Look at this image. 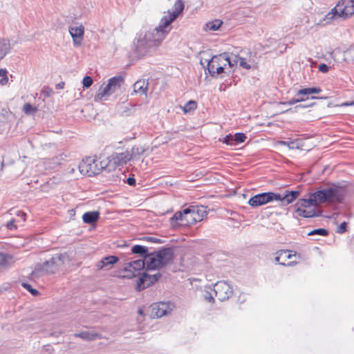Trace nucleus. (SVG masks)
Instances as JSON below:
<instances>
[{"instance_id":"1","label":"nucleus","mask_w":354,"mask_h":354,"mask_svg":"<svg viewBox=\"0 0 354 354\" xmlns=\"http://www.w3.org/2000/svg\"><path fill=\"white\" fill-rule=\"evenodd\" d=\"M185 8L183 1L177 0L168 15L162 17L159 25L153 29L137 35L133 41V53L138 58L151 55L156 51L171 30V23L183 12Z\"/></svg>"},{"instance_id":"2","label":"nucleus","mask_w":354,"mask_h":354,"mask_svg":"<svg viewBox=\"0 0 354 354\" xmlns=\"http://www.w3.org/2000/svg\"><path fill=\"white\" fill-rule=\"evenodd\" d=\"M66 261H68V256L66 254H56L43 263L35 265L31 275L33 278H38L46 274H54Z\"/></svg>"},{"instance_id":"3","label":"nucleus","mask_w":354,"mask_h":354,"mask_svg":"<svg viewBox=\"0 0 354 354\" xmlns=\"http://www.w3.org/2000/svg\"><path fill=\"white\" fill-rule=\"evenodd\" d=\"M312 194L317 205L325 203H340L343 199V194L341 193L340 187L335 184L317 190Z\"/></svg>"},{"instance_id":"4","label":"nucleus","mask_w":354,"mask_h":354,"mask_svg":"<svg viewBox=\"0 0 354 354\" xmlns=\"http://www.w3.org/2000/svg\"><path fill=\"white\" fill-rule=\"evenodd\" d=\"M79 170L82 174L92 176L99 174L103 170L111 171V168H109L106 160L99 161L92 157H87L80 163Z\"/></svg>"},{"instance_id":"5","label":"nucleus","mask_w":354,"mask_h":354,"mask_svg":"<svg viewBox=\"0 0 354 354\" xmlns=\"http://www.w3.org/2000/svg\"><path fill=\"white\" fill-rule=\"evenodd\" d=\"M354 15V0H342L324 18L326 24L335 17L346 19Z\"/></svg>"},{"instance_id":"6","label":"nucleus","mask_w":354,"mask_h":354,"mask_svg":"<svg viewBox=\"0 0 354 354\" xmlns=\"http://www.w3.org/2000/svg\"><path fill=\"white\" fill-rule=\"evenodd\" d=\"M277 199H281L279 193L272 192H263L251 197L248 204L252 207H257Z\"/></svg>"},{"instance_id":"7","label":"nucleus","mask_w":354,"mask_h":354,"mask_svg":"<svg viewBox=\"0 0 354 354\" xmlns=\"http://www.w3.org/2000/svg\"><path fill=\"white\" fill-rule=\"evenodd\" d=\"M214 291L216 297L221 301L229 299L233 294L232 287L227 282L224 281L216 282L214 285Z\"/></svg>"},{"instance_id":"8","label":"nucleus","mask_w":354,"mask_h":354,"mask_svg":"<svg viewBox=\"0 0 354 354\" xmlns=\"http://www.w3.org/2000/svg\"><path fill=\"white\" fill-rule=\"evenodd\" d=\"M155 252V257L158 258V262L161 265L162 268L165 267L167 265L171 264L174 258V249L171 247H163Z\"/></svg>"},{"instance_id":"9","label":"nucleus","mask_w":354,"mask_h":354,"mask_svg":"<svg viewBox=\"0 0 354 354\" xmlns=\"http://www.w3.org/2000/svg\"><path fill=\"white\" fill-rule=\"evenodd\" d=\"M145 268V259L132 261L127 263V266L123 268V271L126 273L122 276L123 278L131 279L136 277V272L142 270Z\"/></svg>"},{"instance_id":"10","label":"nucleus","mask_w":354,"mask_h":354,"mask_svg":"<svg viewBox=\"0 0 354 354\" xmlns=\"http://www.w3.org/2000/svg\"><path fill=\"white\" fill-rule=\"evenodd\" d=\"M129 150L122 153H114L108 158L107 165L111 170L115 169V167L122 166L130 161Z\"/></svg>"},{"instance_id":"11","label":"nucleus","mask_w":354,"mask_h":354,"mask_svg":"<svg viewBox=\"0 0 354 354\" xmlns=\"http://www.w3.org/2000/svg\"><path fill=\"white\" fill-rule=\"evenodd\" d=\"M161 274L156 273L155 274H149L146 272H143L141 276L138 278L137 282V289L140 291L144 290L150 286L153 285L155 282L158 281L160 278Z\"/></svg>"},{"instance_id":"12","label":"nucleus","mask_w":354,"mask_h":354,"mask_svg":"<svg viewBox=\"0 0 354 354\" xmlns=\"http://www.w3.org/2000/svg\"><path fill=\"white\" fill-rule=\"evenodd\" d=\"M151 317L153 318H160L168 315L172 310L169 302H158L151 306Z\"/></svg>"},{"instance_id":"13","label":"nucleus","mask_w":354,"mask_h":354,"mask_svg":"<svg viewBox=\"0 0 354 354\" xmlns=\"http://www.w3.org/2000/svg\"><path fill=\"white\" fill-rule=\"evenodd\" d=\"M227 59L228 53L226 52L213 56L210 60L207 61V71L214 70L219 66H227L226 60Z\"/></svg>"},{"instance_id":"14","label":"nucleus","mask_w":354,"mask_h":354,"mask_svg":"<svg viewBox=\"0 0 354 354\" xmlns=\"http://www.w3.org/2000/svg\"><path fill=\"white\" fill-rule=\"evenodd\" d=\"M69 32L73 38L75 45L79 46L83 40L84 28L82 25L71 26Z\"/></svg>"},{"instance_id":"15","label":"nucleus","mask_w":354,"mask_h":354,"mask_svg":"<svg viewBox=\"0 0 354 354\" xmlns=\"http://www.w3.org/2000/svg\"><path fill=\"white\" fill-rule=\"evenodd\" d=\"M119 261L118 257L113 255L106 256L96 263L98 270H108Z\"/></svg>"},{"instance_id":"16","label":"nucleus","mask_w":354,"mask_h":354,"mask_svg":"<svg viewBox=\"0 0 354 354\" xmlns=\"http://www.w3.org/2000/svg\"><path fill=\"white\" fill-rule=\"evenodd\" d=\"M147 270H156L162 268L158 258L155 257V252H149L145 259Z\"/></svg>"},{"instance_id":"17","label":"nucleus","mask_w":354,"mask_h":354,"mask_svg":"<svg viewBox=\"0 0 354 354\" xmlns=\"http://www.w3.org/2000/svg\"><path fill=\"white\" fill-rule=\"evenodd\" d=\"M300 195V192L297 190H286L284 192L283 195L280 194L281 199H277V201H279L281 202L283 205H288L292 203L295 200H296L299 196Z\"/></svg>"},{"instance_id":"18","label":"nucleus","mask_w":354,"mask_h":354,"mask_svg":"<svg viewBox=\"0 0 354 354\" xmlns=\"http://www.w3.org/2000/svg\"><path fill=\"white\" fill-rule=\"evenodd\" d=\"M112 81L110 79L108 81V84L104 87L100 88L98 93L95 95L94 99L96 102H101L102 100H106L108 97L112 95L111 85Z\"/></svg>"},{"instance_id":"19","label":"nucleus","mask_w":354,"mask_h":354,"mask_svg":"<svg viewBox=\"0 0 354 354\" xmlns=\"http://www.w3.org/2000/svg\"><path fill=\"white\" fill-rule=\"evenodd\" d=\"M149 82L145 80H139L136 81L133 85V91L131 93V95L134 93H139L140 95H147L148 90Z\"/></svg>"},{"instance_id":"20","label":"nucleus","mask_w":354,"mask_h":354,"mask_svg":"<svg viewBox=\"0 0 354 354\" xmlns=\"http://www.w3.org/2000/svg\"><path fill=\"white\" fill-rule=\"evenodd\" d=\"M184 219L185 222H183V225L185 226L192 225L200 221V217L198 216H195L192 214L191 206L184 209Z\"/></svg>"},{"instance_id":"21","label":"nucleus","mask_w":354,"mask_h":354,"mask_svg":"<svg viewBox=\"0 0 354 354\" xmlns=\"http://www.w3.org/2000/svg\"><path fill=\"white\" fill-rule=\"evenodd\" d=\"M183 222H185L184 219V209L176 212L169 219V223L172 227L185 226Z\"/></svg>"},{"instance_id":"22","label":"nucleus","mask_w":354,"mask_h":354,"mask_svg":"<svg viewBox=\"0 0 354 354\" xmlns=\"http://www.w3.org/2000/svg\"><path fill=\"white\" fill-rule=\"evenodd\" d=\"M100 219V212L97 211H91L85 212L82 216V220L84 223L94 224Z\"/></svg>"},{"instance_id":"23","label":"nucleus","mask_w":354,"mask_h":354,"mask_svg":"<svg viewBox=\"0 0 354 354\" xmlns=\"http://www.w3.org/2000/svg\"><path fill=\"white\" fill-rule=\"evenodd\" d=\"M292 252L290 250H279V254L281 255V263H280V265L287 267L293 266L297 263L296 261H290L286 263V261L288 259H290L293 256H295V254H292Z\"/></svg>"},{"instance_id":"24","label":"nucleus","mask_w":354,"mask_h":354,"mask_svg":"<svg viewBox=\"0 0 354 354\" xmlns=\"http://www.w3.org/2000/svg\"><path fill=\"white\" fill-rule=\"evenodd\" d=\"M296 212L298 216L304 217V218H313L315 216H319L322 214V211L318 210L317 212L315 209L306 210L300 207H298L296 209Z\"/></svg>"},{"instance_id":"25","label":"nucleus","mask_w":354,"mask_h":354,"mask_svg":"<svg viewBox=\"0 0 354 354\" xmlns=\"http://www.w3.org/2000/svg\"><path fill=\"white\" fill-rule=\"evenodd\" d=\"M146 151V149L142 146H134L130 151H129V155L131 160H139L140 156L144 154Z\"/></svg>"},{"instance_id":"26","label":"nucleus","mask_w":354,"mask_h":354,"mask_svg":"<svg viewBox=\"0 0 354 354\" xmlns=\"http://www.w3.org/2000/svg\"><path fill=\"white\" fill-rule=\"evenodd\" d=\"M10 50V43L6 38L0 39V60L3 59Z\"/></svg>"},{"instance_id":"27","label":"nucleus","mask_w":354,"mask_h":354,"mask_svg":"<svg viewBox=\"0 0 354 354\" xmlns=\"http://www.w3.org/2000/svg\"><path fill=\"white\" fill-rule=\"evenodd\" d=\"M74 335L86 341H92L100 338V335L98 333L88 331H82L75 333Z\"/></svg>"},{"instance_id":"28","label":"nucleus","mask_w":354,"mask_h":354,"mask_svg":"<svg viewBox=\"0 0 354 354\" xmlns=\"http://www.w3.org/2000/svg\"><path fill=\"white\" fill-rule=\"evenodd\" d=\"M322 92V89L319 87H309V88H304L299 90L297 92L296 95L301 97H308V95L311 94H317Z\"/></svg>"},{"instance_id":"29","label":"nucleus","mask_w":354,"mask_h":354,"mask_svg":"<svg viewBox=\"0 0 354 354\" xmlns=\"http://www.w3.org/2000/svg\"><path fill=\"white\" fill-rule=\"evenodd\" d=\"M296 205L300 207L301 208H306L313 205H317V204L315 203V201L314 200L313 194L311 193L309 194L308 198L299 199Z\"/></svg>"},{"instance_id":"30","label":"nucleus","mask_w":354,"mask_h":354,"mask_svg":"<svg viewBox=\"0 0 354 354\" xmlns=\"http://www.w3.org/2000/svg\"><path fill=\"white\" fill-rule=\"evenodd\" d=\"M131 252L133 254H139L143 259L149 255L148 248L141 245H135L131 248Z\"/></svg>"},{"instance_id":"31","label":"nucleus","mask_w":354,"mask_h":354,"mask_svg":"<svg viewBox=\"0 0 354 354\" xmlns=\"http://www.w3.org/2000/svg\"><path fill=\"white\" fill-rule=\"evenodd\" d=\"M112 81L111 91L112 94L120 89L122 84H124V78L122 76H114L110 78Z\"/></svg>"},{"instance_id":"32","label":"nucleus","mask_w":354,"mask_h":354,"mask_svg":"<svg viewBox=\"0 0 354 354\" xmlns=\"http://www.w3.org/2000/svg\"><path fill=\"white\" fill-rule=\"evenodd\" d=\"M226 66H219L214 70L208 71L209 74L212 77H217L218 75H222V77H225L224 75H229L231 73V70L228 71H225Z\"/></svg>"},{"instance_id":"33","label":"nucleus","mask_w":354,"mask_h":354,"mask_svg":"<svg viewBox=\"0 0 354 354\" xmlns=\"http://www.w3.org/2000/svg\"><path fill=\"white\" fill-rule=\"evenodd\" d=\"M192 209V214L194 216H198L200 217V221L207 216V212L205 207L203 206L191 205Z\"/></svg>"},{"instance_id":"34","label":"nucleus","mask_w":354,"mask_h":354,"mask_svg":"<svg viewBox=\"0 0 354 354\" xmlns=\"http://www.w3.org/2000/svg\"><path fill=\"white\" fill-rule=\"evenodd\" d=\"M12 261V257L8 254L0 252V268L8 266Z\"/></svg>"},{"instance_id":"35","label":"nucleus","mask_w":354,"mask_h":354,"mask_svg":"<svg viewBox=\"0 0 354 354\" xmlns=\"http://www.w3.org/2000/svg\"><path fill=\"white\" fill-rule=\"evenodd\" d=\"M223 24V21L220 19H214V21H209L206 24V27L209 30H217Z\"/></svg>"},{"instance_id":"36","label":"nucleus","mask_w":354,"mask_h":354,"mask_svg":"<svg viewBox=\"0 0 354 354\" xmlns=\"http://www.w3.org/2000/svg\"><path fill=\"white\" fill-rule=\"evenodd\" d=\"M197 108V103L194 100L188 101L183 106L184 113H189L194 111Z\"/></svg>"},{"instance_id":"37","label":"nucleus","mask_w":354,"mask_h":354,"mask_svg":"<svg viewBox=\"0 0 354 354\" xmlns=\"http://www.w3.org/2000/svg\"><path fill=\"white\" fill-rule=\"evenodd\" d=\"M326 236L328 235V231L324 228L314 229L308 233V236Z\"/></svg>"},{"instance_id":"38","label":"nucleus","mask_w":354,"mask_h":354,"mask_svg":"<svg viewBox=\"0 0 354 354\" xmlns=\"http://www.w3.org/2000/svg\"><path fill=\"white\" fill-rule=\"evenodd\" d=\"M308 99V97H294L292 100L286 102H281L280 104L283 105H293L297 102H304Z\"/></svg>"},{"instance_id":"39","label":"nucleus","mask_w":354,"mask_h":354,"mask_svg":"<svg viewBox=\"0 0 354 354\" xmlns=\"http://www.w3.org/2000/svg\"><path fill=\"white\" fill-rule=\"evenodd\" d=\"M245 139H246V136L245 135V133H241V132L236 133L234 135V140L235 142L234 146H236L240 143L244 142Z\"/></svg>"},{"instance_id":"40","label":"nucleus","mask_w":354,"mask_h":354,"mask_svg":"<svg viewBox=\"0 0 354 354\" xmlns=\"http://www.w3.org/2000/svg\"><path fill=\"white\" fill-rule=\"evenodd\" d=\"M37 107L32 106L29 103H26L23 107V111L26 115L33 114L37 111Z\"/></svg>"},{"instance_id":"41","label":"nucleus","mask_w":354,"mask_h":354,"mask_svg":"<svg viewBox=\"0 0 354 354\" xmlns=\"http://www.w3.org/2000/svg\"><path fill=\"white\" fill-rule=\"evenodd\" d=\"M281 145L288 147L289 149H299V144L296 141H280L279 142Z\"/></svg>"},{"instance_id":"42","label":"nucleus","mask_w":354,"mask_h":354,"mask_svg":"<svg viewBox=\"0 0 354 354\" xmlns=\"http://www.w3.org/2000/svg\"><path fill=\"white\" fill-rule=\"evenodd\" d=\"M223 143L227 145L234 146V135L228 134L226 135L222 140H220Z\"/></svg>"},{"instance_id":"43","label":"nucleus","mask_w":354,"mask_h":354,"mask_svg":"<svg viewBox=\"0 0 354 354\" xmlns=\"http://www.w3.org/2000/svg\"><path fill=\"white\" fill-rule=\"evenodd\" d=\"M21 285L26 290L30 292L32 295L37 296L39 295V292L37 290L33 288L30 284L28 283H22Z\"/></svg>"},{"instance_id":"44","label":"nucleus","mask_w":354,"mask_h":354,"mask_svg":"<svg viewBox=\"0 0 354 354\" xmlns=\"http://www.w3.org/2000/svg\"><path fill=\"white\" fill-rule=\"evenodd\" d=\"M93 84V79L90 76H85L82 80L83 87L84 88H89Z\"/></svg>"},{"instance_id":"45","label":"nucleus","mask_w":354,"mask_h":354,"mask_svg":"<svg viewBox=\"0 0 354 354\" xmlns=\"http://www.w3.org/2000/svg\"><path fill=\"white\" fill-rule=\"evenodd\" d=\"M239 57H240L236 56L234 59L232 60L230 57V55L228 54V59H227V60H226V64H227V65L229 66V68L233 67L234 65H236L238 64V62H239Z\"/></svg>"},{"instance_id":"46","label":"nucleus","mask_w":354,"mask_h":354,"mask_svg":"<svg viewBox=\"0 0 354 354\" xmlns=\"http://www.w3.org/2000/svg\"><path fill=\"white\" fill-rule=\"evenodd\" d=\"M239 57H240L236 56L234 59L232 60L230 57V55L228 54V59H227V60H226V64H227V65L229 66V68L233 67L234 65H236L238 64V62H239Z\"/></svg>"},{"instance_id":"47","label":"nucleus","mask_w":354,"mask_h":354,"mask_svg":"<svg viewBox=\"0 0 354 354\" xmlns=\"http://www.w3.org/2000/svg\"><path fill=\"white\" fill-rule=\"evenodd\" d=\"M239 65L242 68L245 69H250L251 68L250 65L246 62V59L245 58L240 57H239Z\"/></svg>"},{"instance_id":"48","label":"nucleus","mask_w":354,"mask_h":354,"mask_svg":"<svg viewBox=\"0 0 354 354\" xmlns=\"http://www.w3.org/2000/svg\"><path fill=\"white\" fill-rule=\"evenodd\" d=\"M347 223L346 221L342 222L337 227L336 231L338 234H343L346 231Z\"/></svg>"},{"instance_id":"49","label":"nucleus","mask_w":354,"mask_h":354,"mask_svg":"<svg viewBox=\"0 0 354 354\" xmlns=\"http://www.w3.org/2000/svg\"><path fill=\"white\" fill-rule=\"evenodd\" d=\"M145 240L147 241H149V242L154 243H164V241H162V240H161L160 239L153 237V236H146V237H145Z\"/></svg>"},{"instance_id":"50","label":"nucleus","mask_w":354,"mask_h":354,"mask_svg":"<svg viewBox=\"0 0 354 354\" xmlns=\"http://www.w3.org/2000/svg\"><path fill=\"white\" fill-rule=\"evenodd\" d=\"M203 297L205 301H207L209 303H212L214 301V299L212 295L211 294V292H209L208 291H205V292L203 295Z\"/></svg>"},{"instance_id":"51","label":"nucleus","mask_w":354,"mask_h":354,"mask_svg":"<svg viewBox=\"0 0 354 354\" xmlns=\"http://www.w3.org/2000/svg\"><path fill=\"white\" fill-rule=\"evenodd\" d=\"M15 221L14 219H12L10 221H8L6 224L7 228L9 229L10 230H13L17 229V225L15 224Z\"/></svg>"},{"instance_id":"52","label":"nucleus","mask_w":354,"mask_h":354,"mask_svg":"<svg viewBox=\"0 0 354 354\" xmlns=\"http://www.w3.org/2000/svg\"><path fill=\"white\" fill-rule=\"evenodd\" d=\"M319 71L322 73H327L329 71V66L326 64H321L319 66Z\"/></svg>"},{"instance_id":"53","label":"nucleus","mask_w":354,"mask_h":354,"mask_svg":"<svg viewBox=\"0 0 354 354\" xmlns=\"http://www.w3.org/2000/svg\"><path fill=\"white\" fill-rule=\"evenodd\" d=\"M11 113L8 107H3L1 109L0 114L3 118H6L8 114Z\"/></svg>"},{"instance_id":"54","label":"nucleus","mask_w":354,"mask_h":354,"mask_svg":"<svg viewBox=\"0 0 354 354\" xmlns=\"http://www.w3.org/2000/svg\"><path fill=\"white\" fill-rule=\"evenodd\" d=\"M52 89L46 87L45 88H44L41 91L42 94L46 97H48L50 96V93H52Z\"/></svg>"},{"instance_id":"55","label":"nucleus","mask_w":354,"mask_h":354,"mask_svg":"<svg viewBox=\"0 0 354 354\" xmlns=\"http://www.w3.org/2000/svg\"><path fill=\"white\" fill-rule=\"evenodd\" d=\"M125 182L131 186H134L136 185V179L133 177H129Z\"/></svg>"},{"instance_id":"56","label":"nucleus","mask_w":354,"mask_h":354,"mask_svg":"<svg viewBox=\"0 0 354 354\" xmlns=\"http://www.w3.org/2000/svg\"><path fill=\"white\" fill-rule=\"evenodd\" d=\"M281 258H282V257H281V255L279 254V251H277V252H276V257H275V258H274V261H275L276 263H278L279 264H280V263H281Z\"/></svg>"},{"instance_id":"57","label":"nucleus","mask_w":354,"mask_h":354,"mask_svg":"<svg viewBox=\"0 0 354 354\" xmlns=\"http://www.w3.org/2000/svg\"><path fill=\"white\" fill-rule=\"evenodd\" d=\"M17 216H19L24 221L26 220V214L22 211H19Z\"/></svg>"},{"instance_id":"58","label":"nucleus","mask_w":354,"mask_h":354,"mask_svg":"<svg viewBox=\"0 0 354 354\" xmlns=\"http://www.w3.org/2000/svg\"><path fill=\"white\" fill-rule=\"evenodd\" d=\"M313 104H310V105H307V106H303L302 104H299V105H297L296 106H295V111H297L299 109H304V108H307V107H310L311 106H313Z\"/></svg>"},{"instance_id":"59","label":"nucleus","mask_w":354,"mask_h":354,"mask_svg":"<svg viewBox=\"0 0 354 354\" xmlns=\"http://www.w3.org/2000/svg\"><path fill=\"white\" fill-rule=\"evenodd\" d=\"M8 82V76L2 77V78L0 80V84L5 85Z\"/></svg>"},{"instance_id":"60","label":"nucleus","mask_w":354,"mask_h":354,"mask_svg":"<svg viewBox=\"0 0 354 354\" xmlns=\"http://www.w3.org/2000/svg\"><path fill=\"white\" fill-rule=\"evenodd\" d=\"M8 71L5 68H0V76L5 77L7 76Z\"/></svg>"},{"instance_id":"61","label":"nucleus","mask_w":354,"mask_h":354,"mask_svg":"<svg viewBox=\"0 0 354 354\" xmlns=\"http://www.w3.org/2000/svg\"><path fill=\"white\" fill-rule=\"evenodd\" d=\"M64 85H65V83L64 82H61L56 85V88L62 89V88H64Z\"/></svg>"},{"instance_id":"62","label":"nucleus","mask_w":354,"mask_h":354,"mask_svg":"<svg viewBox=\"0 0 354 354\" xmlns=\"http://www.w3.org/2000/svg\"><path fill=\"white\" fill-rule=\"evenodd\" d=\"M345 106H354V100L350 102H346L344 104Z\"/></svg>"},{"instance_id":"63","label":"nucleus","mask_w":354,"mask_h":354,"mask_svg":"<svg viewBox=\"0 0 354 354\" xmlns=\"http://www.w3.org/2000/svg\"><path fill=\"white\" fill-rule=\"evenodd\" d=\"M294 111L292 110V109H288L284 111H283V113H292Z\"/></svg>"},{"instance_id":"64","label":"nucleus","mask_w":354,"mask_h":354,"mask_svg":"<svg viewBox=\"0 0 354 354\" xmlns=\"http://www.w3.org/2000/svg\"><path fill=\"white\" fill-rule=\"evenodd\" d=\"M138 313H139L140 315H142V313H142V310L141 309H139V310H138Z\"/></svg>"}]
</instances>
